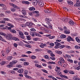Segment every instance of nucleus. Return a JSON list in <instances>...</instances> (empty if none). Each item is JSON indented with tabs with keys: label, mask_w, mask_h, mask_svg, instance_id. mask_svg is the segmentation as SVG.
<instances>
[{
	"label": "nucleus",
	"mask_w": 80,
	"mask_h": 80,
	"mask_svg": "<svg viewBox=\"0 0 80 80\" xmlns=\"http://www.w3.org/2000/svg\"><path fill=\"white\" fill-rule=\"evenodd\" d=\"M68 42H70V41H74V39L71 38L70 36H68L67 38Z\"/></svg>",
	"instance_id": "nucleus-5"
},
{
	"label": "nucleus",
	"mask_w": 80,
	"mask_h": 80,
	"mask_svg": "<svg viewBox=\"0 0 80 80\" xmlns=\"http://www.w3.org/2000/svg\"><path fill=\"white\" fill-rule=\"evenodd\" d=\"M17 62H18V61L17 60H15L12 61V62H11L10 63L11 65H15V64H16V63H17Z\"/></svg>",
	"instance_id": "nucleus-13"
},
{
	"label": "nucleus",
	"mask_w": 80,
	"mask_h": 80,
	"mask_svg": "<svg viewBox=\"0 0 80 80\" xmlns=\"http://www.w3.org/2000/svg\"><path fill=\"white\" fill-rule=\"evenodd\" d=\"M18 72L19 73H22L23 72V69H20L18 71Z\"/></svg>",
	"instance_id": "nucleus-17"
},
{
	"label": "nucleus",
	"mask_w": 80,
	"mask_h": 80,
	"mask_svg": "<svg viewBox=\"0 0 80 80\" xmlns=\"http://www.w3.org/2000/svg\"><path fill=\"white\" fill-rule=\"evenodd\" d=\"M0 40L2 42H7V41L4 39L0 35Z\"/></svg>",
	"instance_id": "nucleus-25"
},
{
	"label": "nucleus",
	"mask_w": 80,
	"mask_h": 80,
	"mask_svg": "<svg viewBox=\"0 0 80 80\" xmlns=\"http://www.w3.org/2000/svg\"><path fill=\"white\" fill-rule=\"evenodd\" d=\"M58 64L59 66H62V62H61V61L58 62Z\"/></svg>",
	"instance_id": "nucleus-46"
},
{
	"label": "nucleus",
	"mask_w": 80,
	"mask_h": 80,
	"mask_svg": "<svg viewBox=\"0 0 80 80\" xmlns=\"http://www.w3.org/2000/svg\"><path fill=\"white\" fill-rule=\"evenodd\" d=\"M29 10L30 11H34L35 10V8L33 7H30L29 8Z\"/></svg>",
	"instance_id": "nucleus-16"
},
{
	"label": "nucleus",
	"mask_w": 80,
	"mask_h": 80,
	"mask_svg": "<svg viewBox=\"0 0 80 80\" xmlns=\"http://www.w3.org/2000/svg\"><path fill=\"white\" fill-rule=\"evenodd\" d=\"M42 70L44 73H48V71H47L45 69H42Z\"/></svg>",
	"instance_id": "nucleus-51"
},
{
	"label": "nucleus",
	"mask_w": 80,
	"mask_h": 80,
	"mask_svg": "<svg viewBox=\"0 0 80 80\" xmlns=\"http://www.w3.org/2000/svg\"><path fill=\"white\" fill-rule=\"evenodd\" d=\"M75 39L78 43H80V40L78 38H76Z\"/></svg>",
	"instance_id": "nucleus-39"
},
{
	"label": "nucleus",
	"mask_w": 80,
	"mask_h": 80,
	"mask_svg": "<svg viewBox=\"0 0 80 80\" xmlns=\"http://www.w3.org/2000/svg\"><path fill=\"white\" fill-rule=\"evenodd\" d=\"M22 13L24 15H25L26 14H27V12H26V11L24 10L23 9L22 11Z\"/></svg>",
	"instance_id": "nucleus-26"
},
{
	"label": "nucleus",
	"mask_w": 80,
	"mask_h": 80,
	"mask_svg": "<svg viewBox=\"0 0 80 80\" xmlns=\"http://www.w3.org/2000/svg\"><path fill=\"white\" fill-rule=\"evenodd\" d=\"M64 47H65V45H61V46H59V48H64Z\"/></svg>",
	"instance_id": "nucleus-56"
},
{
	"label": "nucleus",
	"mask_w": 80,
	"mask_h": 80,
	"mask_svg": "<svg viewBox=\"0 0 80 80\" xmlns=\"http://www.w3.org/2000/svg\"><path fill=\"white\" fill-rule=\"evenodd\" d=\"M35 67H37L38 68H42V65H40L38 64H35Z\"/></svg>",
	"instance_id": "nucleus-15"
},
{
	"label": "nucleus",
	"mask_w": 80,
	"mask_h": 80,
	"mask_svg": "<svg viewBox=\"0 0 80 80\" xmlns=\"http://www.w3.org/2000/svg\"><path fill=\"white\" fill-rule=\"evenodd\" d=\"M43 26L45 27H46V28H49V29H52V26L50 25H48V27L47 26V25H45L44 24L43 25Z\"/></svg>",
	"instance_id": "nucleus-12"
},
{
	"label": "nucleus",
	"mask_w": 80,
	"mask_h": 80,
	"mask_svg": "<svg viewBox=\"0 0 80 80\" xmlns=\"http://www.w3.org/2000/svg\"><path fill=\"white\" fill-rule=\"evenodd\" d=\"M24 76L27 78H28L29 79H32V77L27 75H24Z\"/></svg>",
	"instance_id": "nucleus-29"
},
{
	"label": "nucleus",
	"mask_w": 80,
	"mask_h": 80,
	"mask_svg": "<svg viewBox=\"0 0 80 80\" xmlns=\"http://www.w3.org/2000/svg\"><path fill=\"white\" fill-rule=\"evenodd\" d=\"M10 32L12 33H17V31L14 29H11L10 30Z\"/></svg>",
	"instance_id": "nucleus-20"
},
{
	"label": "nucleus",
	"mask_w": 80,
	"mask_h": 80,
	"mask_svg": "<svg viewBox=\"0 0 80 80\" xmlns=\"http://www.w3.org/2000/svg\"><path fill=\"white\" fill-rule=\"evenodd\" d=\"M12 40H13L15 41H19V39H18V38H17L15 37H13V36Z\"/></svg>",
	"instance_id": "nucleus-22"
},
{
	"label": "nucleus",
	"mask_w": 80,
	"mask_h": 80,
	"mask_svg": "<svg viewBox=\"0 0 80 80\" xmlns=\"http://www.w3.org/2000/svg\"><path fill=\"white\" fill-rule=\"evenodd\" d=\"M13 37V35L11 34H9L6 36V38L8 40H12V38Z\"/></svg>",
	"instance_id": "nucleus-2"
},
{
	"label": "nucleus",
	"mask_w": 80,
	"mask_h": 80,
	"mask_svg": "<svg viewBox=\"0 0 80 80\" xmlns=\"http://www.w3.org/2000/svg\"><path fill=\"white\" fill-rule=\"evenodd\" d=\"M46 46H47V44H43V43L41 44L40 45V47L41 48H44V47H46Z\"/></svg>",
	"instance_id": "nucleus-19"
},
{
	"label": "nucleus",
	"mask_w": 80,
	"mask_h": 80,
	"mask_svg": "<svg viewBox=\"0 0 80 80\" xmlns=\"http://www.w3.org/2000/svg\"><path fill=\"white\" fill-rule=\"evenodd\" d=\"M7 25L8 26H9L10 27H12V28H13L14 27V26L13 25V24H10V23H8L7 24Z\"/></svg>",
	"instance_id": "nucleus-27"
},
{
	"label": "nucleus",
	"mask_w": 80,
	"mask_h": 80,
	"mask_svg": "<svg viewBox=\"0 0 80 80\" xmlns=\"http://www.w3.org/2000/svg\"><path fill=\"white\" fill-rule=\"evenodd\" d=\"M1 65H5V64H6V61H2L1 63Z\"/></svg>",
	"instance_id": "nucleus-35"
},
{
	"label": "nucleus",
	"mask_w": 80,
	"mask_h": 80,
	"mask_svg": "<svg viewBox=\"0 0 80 80\" xmlns=\"http://www.w3.org/2000/svg\"><path fill=\"white\" fill-rule=\"evenodd\" d=\"M66 35L64 34H62L60 36V38H66Z\"/></svg>",
	"instance_id": "nucleus-28"
},
{
	"label": "nucleus",
	"mask_w": 80,
	"mask_h": 80,
	"mask_svg": "<svg viewBox=\"0 0 80 80\" xmlns=\"http://www.w3.org/2000/svg\"><path fill=\"white\" fill-rule=\"evenodd\" d=\"M33 23L32 22H28L26 23L25 25L26 26H32V25Z\"/></svg>",
	"instance_id": "nucleus-11"
},
{
	"label": "nucleus",
	"mask_w": 80,
	"mask_h": 80,
	"mask_svg": "<svg viewBox=\"0 0 80 80\" xmlns=\"http://www.w3.org/2000/svg\"><path fill=\"white\" fill-rule=\"evenodd\" d=\"M69 23L70 25H73L74 24H75L74 22H73V21H72V20H70V21Z\"/></svg>",
	"instance_id": "nucleus-18"
},
{
	"label": "nucleus",
	"mask_w": 80,
	"mask_h": 80,
	"mask_svg": "<svg viewBox=\"0 0 80 80\" xmlns=\"http://www.w3.org/2000/svg\"><path fill=\"white\" fill-rule=\"evenodd\" d=\"M0 35H2V36H4V37L6 36V34L5 33L2 32H0Z\"/></svg>",
	"instance_id": "nucleus-32"
},
{
	"label": "nucleus",
	"mask_w": 80,
	"mask_h": 80,
	"mask_svg": "<svg viewBox=\"0 0 80 80\" xmlns=\"http://www.w3.org/2000/svg\"><path fill=\"white\" fill-rule=\"evenodd\" d=\"M31 58H32V59H35L36 57V56L33 55V56H32Z\"/></svg>",
	"instance_id": "nucleus-58"
},
{
	"label": "nucleus",
	"mask_w": 80,
	"mask_h": 80,
	"mask_svg": "<svg viewBox=\"0 0 80 80\" xmlns=\"http://www.w3.org/2000/svg\"><path fill=\"white\" fill-rule=\"evenodd\" d=\"M44 12L45 13H50L51 12L50 11V9H46L44 10Z\"/></svg>",
	"instance_id": "nucleus-23"
},
{
	"label": "nucleus",
	"mask_w": 80,
	"mask_h": 80,
	"mask_svg": "<svg viewBox=\"0 0 80 80\" xmlns=\"http://www.w3.org/2000/svg\"><path fill=\"white\" fill-rule=\"evenodd\" d=\"M67 61L68 62H70L71 63H73V60H72V59H67Z\"/></svg>",
	"instance_id": "nucleus-47"
},
{
	"label": "nucleus",
	"mask_w": 80,
	"mask_h": 80,
	"mask_svg": "<svg viewBox=\"0 0 80 80\" xmlns=\"http://www.w3.org/2000/svg\"><path fill=\"white\" fill-rule=\"evenodd\" d=\"M23 32L24 35H28V32L27 31H25Z\"/></svg>",
	"instance_id": "nucleus-55"
},
{
	"label": "nucleus",
	"mask_w": 80,
	"mask_h": 80,
	"mask_svg": "<svg viewBox=\"0 0 80 80\" xmlns=\"http://www.w3.org/2000/svg\"><path fill=\"white\" fill-rule=\"evenodd\" d=\"M7 67H8V68H11L13 67L12 64H9V65H8L7 66Z\"/></svg>",
	"instance_id": "nucleus-40"
},
{
	"label": "nucleus",
	"mask_w": 80,
	"mask_h": 80,
	"mask_svg": "<svg viewBox=\"0 0 80 80\" xmlns=\"http://www.w3.org/2000/svg\"><path fill=\"white\" fill-rule=\"evenodd\" d=\"M56 52L58 53V54H60V55H61L62 53V52H61L60 51H56Z\"/></svg>",
	"instance_id": "nucleus-44"
},
{
	"label": "nucleus",
	"mask_w": 80,
	"mask_h": 80,
	"mask_svg": "<svg viewBox=\"0 0 80 80\" xmlns=\"http://www.w3.org/2000/svg\"><path fill=\"white\" fill-rule=\"evenodd\" d=\"M30 34L32 37H34V36H37L38 33H36L35 32H30Z\"/></svg>",
	"instance_id": "nucleus-9"
},
{
	"label": "nucleus",
	"mask_w": 80,
	"mask_h": 80,
	"mask_svg": "<svg viewBox=\"0 0 80 80\" xmlns=\"http://www.w3.org/2000/svg\"><path fill=\"white\" fill-rule=\"evenodd\" d=\"M67 3L69 5H73V2L71 1H68Z\"/></svg>",
	"instance_id": "nucleus-14"
},
{
	"label": "nucleus",
	"mask_w": 80,
	"mask_h": 80,
	"mask_svg": "<svg viewBox=\"0 0 80 80\" xmlns=\"http://www.w3.org/2000/svg\"><path fill=\"white\" fill-rule=\"evenodd\" d=\"M33 40L34 41H38L39 40V38H33Z\"/></svg>",
	"instance_id": "nucleus-62"
},
{
	"label": "nucleus",
	"mask_w": 80,
	"mask_h": 80,
	"mask_svg": "<svg viewBox=\"0 0 80 80\" xmlns=\"http://www.w3.org/2000/svg\"><path fill=\"white\" fill-rule=\"evenodd\" d=\"M12 58L13 57H12V56H8L7 57L6 59L8 60H12Z\"/></svg>",
	"instance_id": "nucleus-21"
},
{
	"label": "nucleus",
	"mask_w": 80,
	"mask_h": 80,
	"mask_svg": "<svg viewBox=\"0 0 80 80\" xmlns=\"http://www.w3.org/2000/svg\"><path fill=\"white\" fill-rule=\"evenodd\" d=\"M32 13H37V14H38V13H39V12L38 11H34L32 12Z\"/></svg>",
	"instance_id": "nucleus-45"
},
{
	"label": "nucleus",
	"mask_w": 80,
	"mask_h": 80,
	"mask_svg": "<svg viewBox=\"0 0 80 80\" xmlns=\"http://www.w3.org/2000/svg\"><path fill=\"white\" fill-rule=\"evenodd\" d=\"M72 36V37H76V36H77V33H73L71 34Z\"/></svg>",
	"instance_id": "nucleus-43"
},
{
	"label": "nucleus",
	"mask_w": 80,
	"mask_h": 80,
	"mask_svg": "<svg viewBox=\"0 0 80 80\" xmlns=\"http://www.w3.org/2000/svg\"><path fill=\"white\" fill-rule=\"evenodd\" d=\"M18 34L19 35H20V37L22 38V39H24L25 37L23 36V33L22 32V31H19L18 32Z\"/></svg>",
	"instance_id": "nucleus-4"
},
{
	"label": "nucleus",
	"mask_w": 80,
	"mask_h": 80,
	"mask_svg": "<svg viewBox=\"0 0 80 80\" xmlns=\"http://www.w3.org/2000/svg\"><path fill=\"white\" fill-rule=\"evenodd\" d=\"M66 57L68 58V59H69V58H71V56L68 54H66Z\"/></svg>",
	"instance_id": "nucleus-42"
},
{
	"label": "nucleus",
	"mask_w": 80,
	"mask_h": 80,
	"mask_svg": "<svg viewBox=\"0 0 80 80\" xmlns=\"http://www.w3.org/2000/svg\"><path fill=\"white\" fill-rule=\"evenodd\" d=\"M27 39L28 40H32V38H31V36H27Z\"/></svg>",
	"instance_id": "nucleus-30"
},
{
	"label": "nucleus",
	"mask_w": 80,
	"mask_h": 80,
	"mask_svg": "<svg viewBox=\"0 0 80 80\" xmlns=\"http://www.w3.org/2000/svg\"><path fill=\"white\" fill-rule=\"evenodd\" d=\"M24 64L25 65H28L29 63L28 62H25L24 63Z\"/></svg>",
	"instance_id": "nucleus-57"
},
{
	"label": "nucleus",
	"mask_w": 80,
	"mask_h": 80,
	"mask_svg": "<svg viewBox=\"0 0 80 80\" xmlns=\"http://www.w3.org/2000/svg\"><path fill=\"white\" fill-rule=\"evenodd\" d=\"M54 43L55 45V46L54 47V48H55L56 49H57V48H59L60 46H61V44H60V42H55Z\"/></svg>",
	"instance_id": "nucleus-1"
},
{
	"label": "nucleus",
	"mask_w": 80,
	"mask_h": 80,
	"mask_svg": "<svg viewBox=\"0 0 80 80\" xmlns=\"http://www.w3.org/2000/svg\"><path fill=\"white\" fill-rule=\"evenodd\" d=\"M1 55L2 56H3V57H4L5 56V51H1Z\"/></svg>",
	"instance_id": "nucleus-34"
},
{
	"label": "nucleus",
	"mask_w": 80,
	"mask_h": 80,
	"mask_svg": "<svg viewBox=\"0 0 80 80\" xmlns=\"http://www.w3.org/2000/svg\"><path fill=\"white\" fill-rule=\"evenodd\" d=\"M22 57H28V56L25 54H22L21 55Z\"/></svg>",
	"instance_id": "nucleus-53"
},
{
	"label": "nucleus",
	"mask_w": 80,
	"mask_h": 80,
	"mask_svg": "<svg viewBox=\"0 0 80 80\" xmlns=\"http://www.w3.org/2000/svg\"><path fill=\"white\" fill-rule=\"evenodd\" d=\"M25 47H27L28 48H31V45L29 44H25Z\"/></svg>",
	"instance_id": "nucleus-31"
},
{
	"label": "nucleus",
	"mask_w": 80,
	"mask_h": 80,
	"mask_svg": "<svg viewBox=\"0 0 80 80\" xmlns=\"http://www.w3.org/2000/svg\"><path fill=\"white\" fill-rule=\"evenodd\" d=\"M75 68L76 70H80V66H78V67L76 68Z\"/></svg>",
	"instance_id": "nucleus-64"
},
{
	"label": "nucleus",
	"mask_w": 80,
	"mask_h": 80,
	"mask_svg": "<svg viewBox=\"0 0 80 80\" xmlns=\"http://www.w3.org/2000/svg\"><path fill=\"white\" fill-rule=\"evenodd\" d=\"M38 4L40 7H43L44 5L43 2L42 1H39Z\"/></svg>",
	"instance_id": "nucleus-7"
},
{
	"label": "nucleus",
	"mask_w": 80,
	"mask_h": 80,
	"mask_svg": "<svg viewBox=\"0 0 80 80\" xmlns=\"http://www.w3.org/2000/svg\"><path fill=\"white\" fill-rule=\"evenodd\" d=\"M16 67L18 68H21L22 66L20 64H18L16 65Z\"/></svg>",
	"instance_id": "nucleus-48"
},
{
	"label": "nucleus",
	"mask_w": 80,
	"mask_h": 80,
	"mask_svg": "<svg viewBox=\"0 0 80 80\" xmlns=\"http://www.w3.org/2000/svg\"><path fill=\"white\" fill-rule=\"evenodd\" d=\"M65 47L66 48H68V49H70L71 48V47L68 46H66Z\"/></svg>",
	"instance_id": "nucleus-61"
},
{
	"label": "nucleus",
	"mask_w": 80,
	"mask_h": 80,
	"mask_svg": "<svg viewBox=\"0 0 80 80\" xmlns=\"http://www.w3.org/2000/svg\"><path fill=\"white\" fill-rule=\"evenodd\" d=\"M61 77H63L64 78H67V77L64 75H62Z\"/></svg>",
	"instance_id": "nucleus-60"
},
{
	"label": "nucleus",
	"mask_w": 80,
	"mask_h": 80,
	"mask_svg": "<svg viewBox=\"0 0 80 80\" xmlns=\"http://www.w3.org/2000/svg\"><path fill=\"white\" fill-rule=\"evenodd\" d=\"M10 50L9 49V48H8L6 49V54H8L9 52H10Z\"/></svg>",
	"instance_id": "nucleus-33"
},
{
	"label": "nucleus",
	"mask_w": 80,
	"mask_h": 80,
	"mask_svg": "<svg viewBox=\"0 0 80 80\" xmlns=\"http://www.w3.org/2000/svg\"><path fill=\"white\" fill-rule=\"evenodd\" d=\"M64 33H66V34H70V30L67 29L64 31Z\"/></svg>",
	"instance_id": "nucleus-24"
},
{
	"label": "nucleus",
	"mask_w": 80,
	"mask_h": 80,
	"mask_svg": "<svg viewBox=\"0 0 80 80\" xmlns=\"http://www.w3.org/2000/svg\"><path fill=\"white\" fill-rule=\"evenodd\" d=\"M3 20L4 21H10V19L7 18H4Z\"/></svg>",
	"instance_id": "nucleus-36"
},
{
	"label": "nucleus",
	"mask_w": 80,
	"mask_h": 80,
	"mask_svg": "<svg viewBox=\"0 0 80 80\" xmlns=\"http://www.w3.org/2000/svg\"><path fill=\"white\" fill-rule=\"evenodd\" d=\"M31 31L32 32H36V30L34 28H31L30 29Z\"/></svg>",
	"instance_id": "nucleus-54"
},
{
	"label": "nucleus",
	"mask_w": 80,
	"mask_h": 80,
	"mask_svg": "<svg viewBox=\"0 0 80 80\" xmlns=\"http://www.w3.org/2000/svg\"><path fill=\"white\" fill-rule=\"evenodd\" d=\"M11 10L12 12H15L16 9L14 8H11Z\"/></svg>",
	"instance_id": "nucleus-63"
},
{
	"label": "nucleus",
	"mask_w": 80,
	"mask_h": 80,
	"mask_svg": "<svg viewBox=\"0 0 80 80\" xmlns=\"http://www.w3.org/2000/svg\"><path fill=\"white\" fill-rule=\"evenodd\" d=\"M3 7V8H2L3 10H5L7 9V8L6 6H5V5Z\"/></svg>",
	"instance_id": "nucleus-49"
},
{
	"label": "nucleus",
	"mask_w": 80,
	"mask_h": 80,
	"mask_svg": "<svg viewBox=\"0 0 80 80\" xmlns=\"http://www.w3.org/2000/svg\"><path fill=\"white\" fill-rule=\"evenodd\" d=\"M39 2V0H33L32 2V4L33 5H37L38 4V2Z\"/></svg>",
	"instance_id": "nucleus-8"
},
{
	"label": "nucleus",
	"mask_w": 80,
	"mask_h": 80,
	"mask_svg": "<svg viewBox=\"0 0 80 80\" xmlns=\"http://www.w3.org/2000/svg\"><path fill=\"white\" fill-rule=\"evenodd\" d=\"M75 48L76 49H80V47L78 46V45H76L75 46Z\"/></svg>",
	"instance_id": "nucleus-52"
},
{
	"label": "nucleus",
	"mask_w": 80,
	"mask_h": 80,
	"mask_svg": "<svg viewBox=\"0 0 80 80\" xmlns=\"http://www.w3.org/2000/svg\"><path fill=\"white\" fill-rule=\"evenodd\" d=\"M24 75H28V70H25L24 72Z\"/></svg>",
	"instance_id": "nucleus-38"
},
{
	"label": "nucleus",
	"mask_w": 80,
	"mask_h": 80,
	"mask_svg": "<svg viewBox=\"0 0 80 80\" xmlns=\"http://www.w3.org/2000/svg\"><path fill=\"white\" fill-rule=\"evenodd\" d=\"M45 22L48 25H52V23L50 22H51V20L49 19L48 18H46L45 19Z\"/></svg>",
	"instance_id": "nucleus-3"
},
{
	"label": "nucleus",
	"mask_w": 80,
	"mask_h": 80,
	"mask_svg": "<svg viewBox=\"0 0 80 80\" xmlns=\"http://www.w3.org/2000/svg\"><path fill=\"white\" fill-rule=\"evenodd\" d=\"M59 60L60 62L62 63V64H64L65 63V60L63 58L60 57L59 58Z\"/></svg>",
	"instance_id": "nucleus-10"
},
{
	"label": "nucleus",
	"mask_w": 80,
	"mask_h": 80,
	"mask_svg": "<svg viewBox=\"0 0 80 80\" xmlns=\"http://www.w3.org/2000/svg\"><path fill=\"white\" fill-rule=\"evenodd\" d=\"M69 73H70V74H71L72 75H73L74 74H75V72L73 71H69Z\"/></svg>",
	"instance_id": "nucleus-41"
},
{
	"label": "nucleus",
	"mask_w": 80,
	"mask_h": 80,
	"mask_svg": "<svg viewBox=\"0 0 80 80\" xmlns=\"http://www.w3.org/2000/svg\"><path fill=\"white\" fill-rule=\"evenodd\" d=\"M68 70H65L63 71V72H64L65 73H68Z\"/></svg>",
	"instance_id": "nucleus-59"
},
{
	"label": "nucleus",
	"mask_w": 80,
	"mask_h": 80,
	"mask_svg": "<svg viewBox=\"0 0 80 80\" xmlns=\"http://www.w3.org/2000/svg\"><path fill=\"white\" fill-rule=\"evenodd\" d=\"M80 5V1L79 0H77L76 1V4H74V7H79Z\"/></svg>",
	"instance_id": "nucleus-6"
},
{
	"label": "nucleus",
	"mask_w": 80,
	"mask_h": 80,
	"mask_svg": "<svg viewBox=\"0 0 80 80\" xmlns=\"http://www.w3.org/2000/svg\"><path fill=\"white\" fill-rule=\"evenodd\" d=\"M13 7L15 8H17L18 9H20V8L17 6L16 5H15L14 4V5L13 6Z\"/></svg>",
	"instance_id": "nucleus-37"
},
{
	"label": "nucleus",
	"mask_w": 80,
	"mask_h": 80,
	"mask_svg": "<svg viewBox=\"0 0 80 80\" xmlns=\"http://www.w3.org/2000/svg\"><path fill=\"white\" fill-rule=\"evenodd\" d=\"M49 64H55V62H48Z\"/></svg>",
	"instance_id": "nucleus-50"
}]
</instances>
